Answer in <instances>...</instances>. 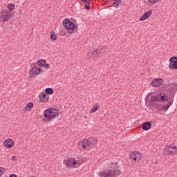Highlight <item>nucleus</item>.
<instances>
[{
	"label": "nucleus",
	"mask_w": 177,
	"mask_h": 177,
	"mask_svg": "<svg viewBox=\"0 0 177 177\" xmlns=\"http://www.w3.org/2000/svg\"><path fill=\"white\" fill-rule=\"evenodd\" d=\"M176 91L177 84H171L167 93H160L155 95H151L152 93H148L145 97V103L147 107H153L157 113L168 111L174 103Z\"/></svg>",
	"instance_id": "f257e3e1"
},
{
	"label": "nucleus",
	"mask_w": 177,
	"mask_h": 177,
	"mask_svg": "<svg viewBox=\"0 0 177 177\" xmlns=\"http://www.w3.org/2000/svg\"><path fill=\"white\" fill-rule=\"evenodd\" d=\"M97 143V139L93 137H89L87 139H84L78 143L79 147H82L83 149H87V150H91L93 149L96 144Z\"/></svg>",
	"instance_id": "f03ea898"
},
{
	"label": "nucleus",
	"mask_w": 177,
	"mask_h": 177,
	"mask_svg": "<svg viewBox=\"0 0 177 177\" xmlns=\"http://www.w3.org/2000/svg\"><path fill=\"white\" fill-rule=\"evenodd\" d=\"M59 115V110L55 108H49L44 111V121L50 122L52 120H55Z\"/></svg>",
	"instance_id": "7ed1b4c3"
},
{
	"label": "nucleus",
	"mask_w": 177,
	"mask_h": 177,
	"mask_svg": "<svg viewBox=\"0 0 177 177\" xmlns=\"http://www.w3.org/2000/svg\"><path fill=\"white\" fill-rule=\"evenodd\" d=\"M121 171L118 167L115 165H113L111 167V169L107 170V172H100L99 176L100 177H117L120 176Z\"/></svg>",
	"instance_id": "20e7f679"
},
{
	"label": "nucleus",
	"mask_w": 177,
	"mask_h": 177,
	"mask_svg": "<svg viewBox=\"0 0 177 177\" xmlns=\"http://www.w3.org/2000/svg\"><path fill=\"white\" fill-rule=\"evenodd\" d=\"M77 21L73 22L70 21L68 18H66L63 20V26L68 31H73L77 32L78 31V26H77Z\"/></svg>",
	"instance_id": "39448f33"
},
{
	"label": "nucleus",
	"mask_w": 177,
	"mask_h": 177,
	"mask_svg": "<svg viewBox=\"0 0 177 177\" xmlns=\"http://www.w3.org/2000/svg\"><path fill=\"white\" fill-rule=\"evenodd\" d=\"M13 19V15L7 10L3 9L0 12V21H9Z\"/></svg>",
	"instance_id": "423d86ee"
},
{
	"label": "nucleus",
	"mask_w": 177,
	"mask_h": 177,
	"mask_svg": "<svg viewBox=\"0 0 177 177\" xmlns=\"http://www.w3.org/2000/svg\"><path fill=\"white\" fill-rule=\"evenodd\" d=\"M64 164L66 165V167H74V165H81L82 162L80 160H75V158H68L64 160Z\"/></svg>",
	"instance_id": "0eeeda50"
},
{
	"label": "nucleus",
	"mask_w": 177,
	"mask_h": 177,
	"mask_svg": "<svg viewBox=\"0 0 177 177\" xmlns=\"http://www.w3.org/2000/svg\"><path fill=\"white\" fill-rule=\"evenodd\" d=\"M164 151L167 153V156H175L177 153V147L172 145H167L165 147Z\"/></svg>",
	"instance_id": "6e6552de"
},
{
	"label": "nucleus",
	"mask_w": 177,
	"mask_h": 177,
	"mask_svg": "<svg viewBox=\"0 0 177 177\" xmlns=\"http://www.w3.org/2000/svg\"><path fill=\"white\" fill-rule=\"evenodd\" d=\"M40 73H42V68H38L37 66H33L29 71L30 77H37V75H39Z\"/></svg>",
	"instance_id": "1a4fd4ad"
},
{
	"label": "nucleus",
	"mask_w": 177,
	"mask_h": 177,
	"mask_svg": "<svg viewBox=\"0 0 177 177\" xmlns=\"http://www.w3.org/2000/svg\"><path fill=\"white\" fill-rule=\"evenodd\" d=\"M164 84V79L162 78H155L152 80L151 84V86H154L155 88H158V86H161Z\"/></svg>",
	"instance_id": "9d476101"
},
{
	"label": "nucleus",
	"mask_w": 177,
	"mask_h": 177,
	"mask_svg": "<svg viewBox=\"0 0 177 177\" xmlns=\"http://www.w3.org/2000/svg\"><path fill=\"white\" fill-rule=\"evenodd\" d=\"M105 52H106V48L100 47L96 50L91 51V55L94 57H96V56H99V55L102 53H104Z\"/></svg>",
	"instance_id": "9b49d317"
},
{
	"label": "nucleus",
	"mask_w": 177,
	"mask_h": 177,
	"mask_svg": "<svg viewBox=\"0 0 177 177\" xmlns=\"http://www.w3.org/2000/svg\"><path fill=\"white\" fill-rule=\"evenodd\" d=\"M153 15V10L150 9L146 12H145L139 19L140 21H145V20H147L149 17H150Z\"/></svg>",
	"instance_id": "f8f14e48"
},
{
	"label": "nucleus",
	"mask_w": 177,
	"mask_h": 177,
	"mask_svg": "<svg viewBox=\"0 0 177 177\" xmlns=\"http://www.w3.org/2000/svg\"><path fill=\"white\" fill-rule=\"evenodd\" d=\"M3 146L6 149H12L15 146V141L10 138L7 139L3 142Z\"/></svg>",
	"instance_id": "ddd939ff"
},
{
	"label": "nucleus",
	"mask_w": 177,
	"mask_h": 177,
	"mask_svg": "<svg viewBox=\"0 0 177 177\" xmlns=\"http://www.w3.org/2000/svg\"><path fill=\"white\" fill-rule=\"evenodd\" d=\"M39 100L41 101L42 103H46V102L49 100V95L43 93L39 95Z\"/></svg>",
	"instance_id": "4468645a"
},
{
	"label": "nucleus",
	"mask_w": 177,
	"mask_h": 177,
	"mask_svg": "<svg viewBox=\"0 0 177 177\" xmlns=\"http://www.w3.org/2000/svg\"><path fill=\"white\" fill-rule=\"evenodd\" d=\"M151 128V122H145L142 124L143 131H149Z\"/></svg>",
	"instance_id": "2eb2a0df"
},
{
	"label": "nucleus",
	"mask_w": 177,
	"mask_h": 177,
	"mask_svg": "<svg viewBox=\"0 0 177 177\" xmlns=\"http://www.w3.org/2000/svg\"><path fill=\"white\" fill-rule=\"evenodd\" d=\"M34 107V103L29 102L27 104V105L24 108V111H31L32 110V108Z\"/></svg>",
	"instance_id": "dca6fc26"
},
{
	"label": "nucleus",
	"mask_w": 177,
	"mask_h": 177,
	"mask_svg": "<svg viewBox=\"0 0 177 177\" xmlns=\"http://www.w3.org/2000/svg\"><path fill=\"white\" fill-rule=\"evenodd\" d=\"M169 67L170 70H174V68L177 70V59L172 63H170Z\"/></svg>",
	"instance_id": "f3484780"
},
{
	"label": "nucleus",
	"mask_w": 177,
	"mask_h": 177,
	"mask_svg": "<svg viewBox=\"0 0 177 177\" xmlns=\"http://www.w3.org/2000/svg\"><path fill=\"white\" fill-rule=\"evenodd\" d=\"M50 38L51 41H56L57 39V36L56 35V33L55 31L52 30L50 33Z\"/></svg>",
	"instance_id": "a211bd4d"
},
{
	"label": "nucleus",
	"mask_w": 177,
	"mask_h": 177,
	"mask_svg": "<svg viewBox=\"0 0 177 177\" xmlns=\"http://www.w3.org/2000/svg\"><path fill=\"white\" fill-rule=\"evenodd\" d=\"M46 64V60L40 59L37 61V65L39 67H44Z\"/></svg>",
	"instance_id": "6ab92c4d"
},
{
	"label": "nucleus",
	"mask_w": 177,
	"mask_h": 177,
	"mask_svg": "<svg viewBox=\"0 0 177 177\" xmlns=\"http://www.w3.org/2000/svg\"><path fill=\"white\" fill-rule=\"evenodd\" d=\"M135 151H133L130 153V160L131 161H133L134 162L138 161V159H136V155Z\"/></svg>",
	"instance_id": "aec40b11"
},
{
	"label": "nucleus",
	"mask_w": 177,
	"mask_h": 177,
	"mask_svg": "<svg viewBox=\"0 0 177 177\" xmlns=\"http://www.w3.org/2000/svg\"><path fill=\"white\" fill-rule=\"evenodd\" d=\"M120 5H122V1H121L120 0L115 1L113 3V6H114V8H118V6H120Z\"/></svg>",
	"instance_id": "412c9836"
},
{
	"label": "nucleus",
	"mask_w": 177,
	"mask_h": 177,
	"mask_svg": "<svg viewBox=\"0 0 177 177\" xmlns=\"http://www.w3.org/2000/svg\"><path fill=\"white\" fill-rule=\"evenodd\" d=\"M45 93H46V95H53V88H47L45 89Z\"/></svg>",
	"instance_id": "4be33fe9"
},
{
	"label": "nucleus",
	"mask_w": 177,
	"mask_h": 177,
	"mask_svg": "<svg viewBox=\"0 0 177 177\" xmlns=\"http://www.w3.org/2000/svg\"><path fill=\"white\" fill-rule=\"evenodd\" d=\"M99 110V104L93 105V109L90 111V113H95Z\"/></svg>",
	"instance_id": "5701e85b"
},
{
	"label": "nucleus",
	"mask_w": 177,
	"mask_h": 177,
	"mask_svg": "<svg viewBox=\"0 0 177 177\" xmlns=\"http://www.w3.org/2000/svg\"><path fill=\"white\" fill-rule=\"evenodd\" d=\"M135 156H136V158L137 159V161H140V160L142 159V153L139 151H135Z\"/></svg>",
	"instance_id": "b1692460"
},
{
	"label": "nucleus",
	"mask_w": 177,
	"mask_h": 177,
	"mask_svg": "<svg viewBox=\"0 0 177 177\" xmlns=\"http://www.w3.org/2000/svg\"><path fill=\"white\" fill-rule=\"evenodd\" d=\"M7 8H8V10H15V4L10 3L8 5Z\"/></svg>",
	"instance_id": "393cba45"
},
{
	"label": "nucleus",
	"mask_w": 177,
	"mask_h": 177,
	"mask_svg": "<svg viewBox=\"0 0 177 177\" xmlns=\"http://www.w3.org/2000/svg\"><path fill=\"white\" fill-rule=\"evenodd\" d=\"M177 60V57H171L170 59H169V62L170 63H174V62H176Z\"/></svg>",
	"instance_id": "a878e982"
},
{
	"label": "nucleus",
	"mask_w": 177,
	"mask_h": 177,
	"mask_svg": "<svg viewBox=\"0 0 177 177\" xmlns=\"http://www.w3.org/2000/svg\"><path fill=\"white\" fill-rule=\"evenodd\" d=\"M44 68H46V70H49V68H50V65H49V64H46H46H45V65H44Z\"/></svg>",
	"instance_id": "bb28decb"
},
{
	"label": "nucleus",
	"mask_w": 177,
	"mask_h": 177,
	"mask_svg": "<svg viewBox=\"0 0 177 177\" xmlns=\"http://www.w3.org/2000/svg\"><path fill=\"white\" fill-rule=\"evenodd\" d=\"M148 1L150 2V3H156L158 2V0H148Z\"/></svg>",
	"instance_id": "cd10ccee"
},
{
	"label": "nucleus",
	"mask_w": 177,
	"mask_h": 177,
	"mask_svg": "<svg viewBox=\"0 0 177 177\" xmlns=\"http://www.w3.org/2000/svg\"><path fill=\"white\" fill-rule=\"evenodd\" d=\"M84 9H86V10H89V9H91V5H85Z\"/></svg>",
	"instance_id": "c85d7f7f"
},
{
	"label": "nucleus",
	"mask_w": 177,
	"mask_h": 177,
	"mask_svg": "<svg viewBox=\"0 0 177 177\" xmlns=\"http://www.w3.org/2000/svg\"><path fill=\"white\" fill-rule=\"evenodd\" d=\"M82 2H85L86 3H91V0H81Z\"/></svg>",
	"instance_id": "c756f323"
},
{
	"label": "nucleus",
	"mask_w": 177,
	"mask_h": 177,
	"mask_svg": "<svg viewBox=\"0 0 177 177\" xmlns=\"http://www.w3.org/2000/svg\"><path fill=\"white\" fill-rule=\"evenodd\" d=\"M16 160H17V157H16V156L12 157V161H16Z\"/></svg>",
	"instance_id": "7c9ffc66"
},
{
	"label": "nucleus",
	"mask_w": 177,
	"mask_h": 177,
	"mask_svg": "<svg viewBox=\"0 0 177 177\" xmlns=\"http://www.w3.org/2000/svg\"><path fill=\"white\" fill-rule=\"evenodd\" d=\"M9 177H17V175L13 174H10V175L9 176Z\"/></svg>",
	"instance_id": "2f4dec72"
},
{
	"label": "nucleus",
	"mask_w": 177,
	"mask_h": 177,
	"mask_svg": "<svg viewBox=\"0 0 177 177\" xmlns=\"http://www.w3.org/2000/svg\"><path fill=\"white\" fill-rule=\"evenodd\" d=\"M2 175H3V171H2V169H0V177L2 176Z\"/></svg>",
	"instance_id": "473e14b6"
},
{
	"label": "nucleus",
	"mask_w": 177,
	"mask_h": 177,
	"mask_svg": "<svg viewBox=\"0 0 177 177\" xmlns=\"http://www.w3.org/2000/svg\"><path fill=\"white\" fill-rule=\"evenodd\" d=\"M0 169H6L4 167H0Z\"/></svg>",
	"instance_id": "72a5a7b5"
},
{
	"label": "nucleus",
	"mask_w": 177,
	"mask_h": 177,
	"mask_svg": "<svg viewBox=\"0 0 177 177\" xmlns=\"http://www.w3.org/2000/svg\"><path fill=\"white\" fill-rule=\"evenodd\" d=\"M106 2H110V0H106Z\"/></svg>",
	"instance_id": "f704fd0d"
},
{
	"label": "nucleus",
	"mask_w": 177,
	"mask_h": 177,
	"mask_svg": "<svg viewBox=\"0 0 177 177\" xmlns=\"http://www.w3.org/2000/svg\"><path fill=\"white\" fill-rule=\"evenodd\" d=\"M69 32V34H73V32Z\"/></svg>",
	"instance_id": "c9c22d12"
},
{
	"label": "nucleus",
	"mask_w": 177,
	"mask_h": 177,
	"mask_svg": "<svg viewBox=\"0 0 177 177\" xmlns=\"http://www.w3.org/2000/svg\"><path fill=\"white\" fill-rule=\"evenodd\" d=\"M113 1H117V0H113Z\"/></svg>",
	"instance_id": "e433bc0d"
}]
</instances>
